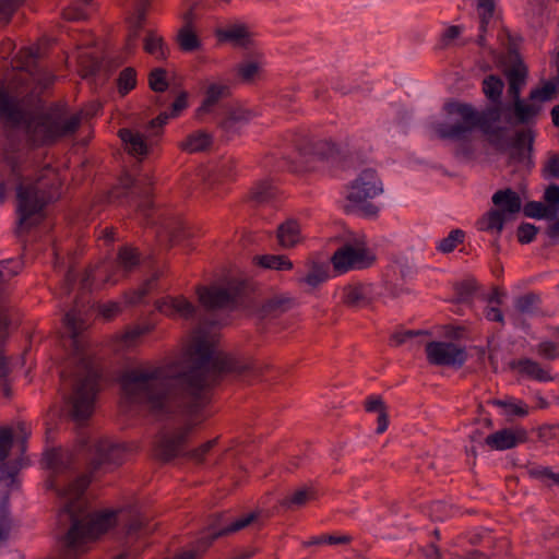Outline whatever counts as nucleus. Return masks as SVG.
<instances>
[{"instance_id": "4468645a", "label": "nucleus", "mask_w": 559, "mask_h": 559, "mask_svg": "<svg viewBox=\"0 0 559 559\" xmlns=\"http://www.w3.org/2000/svg\"><path fill=\"white\" fill-rule=\"evenodd\" d=\"M426 354L428 361L437 366L461 367L466 360L465 349L452 342H430Z\"/></svg>"}, {"instance_id": "0eeeda50", "label": "nucleus", "mask_w": 559, "mask_h": 559, "mask_svg": "<svg viewBox=\"0 0 559 559\" xmlns=\"http://www.w3.org/2000/svg\"><path fill=\"white\" fill-rule=\"evenodd\" d=\"M373 261L374 255L367 247L365 235L360 233H348L343 245L331 258L333 267L338 274L368 267Z\"/></svg>"}, {"instance_id": "72a5a7b5", "label": "nucleus", "mask_w": 559, "mask_h": 559, "mask_svg": "<svg viewBox=\"0 0 559 559\" xmlns=\"http://www.w3.org/2000/svg\"><path fill=\"white\" fill-rule=\"evenodd\" d=\"M188 106V94L182 92L180 93L174 103L171 104L170 112L164 111L160 112L155 119L152 120V127L157 124L158 128H162L169 118L178 117Z\"/></svg>"}, {"instance_id": "7ed1b4c3", "label": "nucleus", "mask_w": 559, "mask_h": 559, "mask_svg": "<svg viewBox=\"0 0 559 559\" xmlns=\"http://www.w3.org/2000/svg\"><path fill=\"white\" fill-rule=\"evenodd\" d=\"M24 167L16 152H7L0 165V203L7 199L9 185H16L19 223L22 227L35 224L46 203L57 195L58 182L53 168L46 167L35 182L24 178Z\"/></svg>"}, {"instance_id": "774afa93", "label": "nucleus", "mask_w": 559, "mask_h": 559, "mask_svg": "<svg viewBox=\"0 0 559 559\" xmlns=\"http://www.w3.org/2000/svg\"><path fill=\"white\" fill-rule=\"evenodd\" d=\"M545 170L550 177H559V157L552 156L548 160Z\"/></svg>"}, {"instance_id": "052dcab7", "label": "nucleus", "mask_w": 559, "mask_h": 559, "mask_svg": "<svg viewBox=\"0 0 559 559\" xmlns=\"http://www.w3.org/2000/svg\"><path fill=\"white\" fill-rule=\"evenodd\" d=\"M17 473V468L15 466H11L9 464H2L0 466V481L5 483V485H12L15 481V475Z\"/></svg>"}, {"instance_id": "c756f323", "label": "nucleus", "mask_w": 559, "mask_h": 559, "mask_svg": "<svg viewBox=\"0 0 559 559\" xmlns=\"http://www.w3.org/2000/svg\"><path fill=\"white\" fill-rule=\"evenodd\" d=\"M211 144L212 136L205 131L199 130L189 134L179 146L185 152L197 153L206 150Z\"/></svg>"}, {"instance_id": "393cba45", "label": "nucleus", "mask_w": 559, "mask_h": 559, "mask_svg": "<svg viewBox=\"0 0 559 559\" xmlns=\"http://www.w3.org/2000/svg\"><path fill=\"white\" fill-rule=\"evenodd\" d=\"M219 41H229L235 46L246 47L251 43L252 34L243 24H233L216 31Z\"/></svg>"}, {"instance_id": "dca6fc26", "label": "nucleus", "mask_w": 559, "mask_h": 559, "mask_svg": "<svg viewBox=\"0 0 559 559\" xmlns=\"http://www.w3.org/2000/svg\"><path fill=\"white\" fill-rule=\"evenodd\" d=\"M155 307L160 313L171 318L188 319L195 312L194 305L183 296L163 297L155 302Z\"/></svg>"}, {"instance_id": "f3484780", "label": "nucleus", "mask_w": 559, "mask_h": 559, "mask_svg": "<svg viewBox=\"0 0 559 559\" xmlns=\"http://www.w3.org/2000/svg\"><path fill=\"white\" fill-rule=\"evenodd\" d=\"M135 12L128 19L129 31L123 46L126 55H132L138 48L141 31L145 21V0H136Z\"/></svg>"}, {"instance_id": "a18cd8bd", "label": "nucleus", "mask_w": 559, "mask_h": 559, "mask_svg": "<svg viewBox=\"0 0 559 559\" xmlns=\"http://www.w3.org/2000/svg\"><path fill=\"white\" fill-rule=\"evenodd\" d=\"M20 269L21 265L19 261H0V293L3 290L7 282L20 272Z\"/></svg>"}, {"instance_id": "412c9836", "label": "nucleus", "mask_w": 559, "mask_h": 559, "mask_svg": "<svg viewBox=\"0 0 559 559\" xmlns=\"http://www.w3.org/2000/svg\"><path fill=\"white\" fill-rule=\"evenodd\" d=\"M191 12L186 14V23L178 29L177 44L181 51L190 53L202 48V40L190 21Z\"/></svg>"}, {"instance_id": "603ef678", "label": "nucleus", "mask_w": 559, "mask_h": 559, "mask_svg": "<svg viewBox=\"0 0 559 559\" xmlns=\"http://www.w3.org/2000/svg\"><path fill=\"white\" fill-rule=\"evenodd\" d=\"M350 539H352V537L349 535H322V536L311 538L307 544L308 545H320V544L338 545V544H347L350 542Z\"/></svg>"}, {"instance_id": "9d476101", "label": "nucleus", "mask_w": 559, "mask_h": 559, "mask_svg": "<svg viewBox=\"0 0 559 559\" xmlns=\"http://www.w3.org/2000/svg\"><path fill=\"white\" fill-rule=\"evenodd\" d=\"M38 58L39 48L37 46L20 49L11 61L13 71H19V83H15V79L12 80L9 85L10 88L17 90L20 83L29 80L40 88H46L53 82V76L49 72L36 68Z\"/></svg>"}, {"instance_id": "a878e982", "label": "nucleus", "mask_w": 559, "mask_h": 559, "mask_svg": "<svg viewBox=\"0 0 559 559\" xmlns=\"http://www.w3.org/2000/svg\"><path fill=\"white\" fill-rule=\"evenodd\" d=\"M336 154L335 145L329 141H318L313 144L310 151L305 150L301 155L308 164L309 169H314L316 162H323L333 158Z\"/></svg>"}, {"instance_id": "c9c22d12", "label": "nucleus", "mask_w": 559, "mask_h": 559, "mask_svg": "<svg viewBox=\"0 0 559 559\" xmlns=\"http://www.w3.org/2000/svg\"><path fill=\"white\" fill-rule=\"evenodd\" d=\"M516 367L521 373H524L537 381L547 382L551 380L549 371L542 368L540 365L534 360L522 359L516 364Z\"/></svg>"}, {"instance_id": "e433bc0d", "label": "nucleus", "mask_w": 559, "mask_h": 559, "mask_svg": "<svg viewBox=\"0 0 559 559\" xmlns=\"http://www.w3.org/2000/svg\"><path fill=\"white\" fill-rule=\"evenodd\" d=\"M495 4L492 0H478L477 12L480 19L478 44L485 45L484 33L493 16Z\"/></svg>"}, {"instance_id": "69168bd1", "label": "nucleus", "mask_w": 559, "mask_h": 559, "mask_svg": "<svg viewBox=\"0 0 559 559\" xmlns=\"http://www.w3.org/2000/svg\"><path fill=\"white\" fill-rule=\"evenodd\" d=\"M485 317L489 321L503 322V314L498 306L489 305L484 312Z\"/></svg>"}, {"instance_id": "58836bf2", "label": "nucleus", "mask_w": 559, "mask_h": 559, "mask_svg": "<svg viewBox=\"0 0 559 559\" xmlns=\"http://www.w3.org/2000/svg\"><path fill=\"white\" fill-rule=\"evenodd\" d=\"M64 324L72 337L73 345L78 348V336L85 329V322L76 309H72L64 316Z\"/></svg>"}, {"instance_id": "1a4fd4ad", "label": "nucleus", "mask_w": 559, "mask_h": 559, "mask_svg": "<svg viewBox=\"0 0 559 559\" xmlns=\"http://www.w3.org/2000/svg\"><path fill=\"white\" fill-rule=\"evenodd\" d=\"M383 192V186L372 169L362 170L347 188V200L365 216L372 217L379 212V207L369 202Z\"/></svg>"}, {"instance_id": "ea45409f", "label": "nucleus", "mask_w": 559, "mask_h": 559, "mask_svg": "<svg viewBox=\"0 0 559 559\" xmlns=\"http://www.w3.org/2000/svg\"><path fill=\"white\" fill-rule=\"evenodd\" d=\"M503 87V81L496 75H489L483 81V91L493 103H498L500 100Z\"/></svg>"}, {"instance_id": "39448f33", "label": "nucleus", "mask_w": 559, "mask_h": 559, "mask_svg": "<svg viewBox=\"0 0 559 559\" xmlns=\"http://www.w3.org/2000/svg\"><path fill=\"white\" fill-rule=\"evenodd\" d=\"M62 381H69L72 392L68 399L70 414L76 423L87 419L94 412L96 394L99 390V372L94 361L81 355L75 368L67 374L62 373Z\"/></svg>"}, {"instance_id": "20e7f679", "label": "nucleus", "mask_w": 559, "mask_h": 559, "mask_svg": "<svg viewBox=\"0 0 559 559\" xmlns=\"http://www.w3.org/2000/svg\"><path fill=\"white\" fill-rule=\"evenodd\" d=\"M17 96L10 95L0 86V119L11 127H24L37 144H47L74 133L84 117L83 111L69 114L63 107H53L29 117Z\"/></svg>"}, {"instance_id": "e2e57ef3", "label": "nucleus", "mask_w": 559, "mask_h": 559, "mask_svg": "<svg viewBox=\"0 0 559 559\" xmlns=\"http://www.w3.org/2000/svg\"><path fill=\"white\" fill-rule=\"evenodd\" d=\"M462 33L460 26H450L442 34L441 40L444 46L450 45L454 39H456Z\"/></svg>"}, {"instance_id": "c85d7f7f", "label": "nucleus", "mask_w": 559, "mask_h": 559, "mask_svg": "<svg viewBox=\"0 0 559 559\" xmlns=\"http://www.w3.org/2000/svg\"><path fill=\"white\" fill-rule=\"evenodd\" d=\"M254 518H255V515L253 513H250V514L242 515L235 521H231L229 524H224V523L215 524L214 526H212L210 528L207 535L211 536L212 539H214V538H217L223 535L238 532V531L245 528L246 526H248L254 520Z\"/></svg>"}, {"instance_id": "6e6d98bb", "label": "nucleus", "mask_w": 559, "mask_h": 559, "mask_svg": "<svg viewBox=\"0 0 559 559\" xmlns=\"http://www.w3.org/2000/svg\"><path fill=\"white\" fill-rule=\"evenodd\" d=\"M523 213L527 217L542 218L546 215L547 209L542 202H528L523 207Z\"/></svg>"}, {"instance_id": "f257e3e1", "label": "nucleus", "mask_w": 559, "mask_h": 559, "mask_svg": "<svg viewBox=\"0 0 559 559\" xmlns=\"http://www.w3.org/2000/svg\"><path fill=\"white\" fill-rule=\"evenodd\" d=\"M248 359L221 352L215 340L197 333L177 359L145 364L124 371L120 379L122 402L139 406L158 417L183 415L182 423L165 427L156 445L157 455L169 461L186 454L192 429L207 418L203 412L211 390L229 372H242Z\"/></svg>"}, {"instance_id": "9b49d317", "label": "nucleus", "mask_w": 559, "mask_h": 559, "mask_svg": "<svg viewBox=\"0 0 559 559\" xmlns=\"http://www.w3.org/2000/svg\"><path fill=\"white\" fill-rule=\"evenodd\" d=\"M152 180L147 176L136 178L124 175L120 178L119 186L111 191L112 199L127 198L136 202L142 209L151 206Z\"/></svg>"}, {"instance_id": "2eb2a0df", "label": "nucleus", "mask_w": 559, "mask_h": 559, "mask_svg": "<svg viewBox=\"0 0 559 559\" xmlns=\"http://www.w3.org/2000/svg\"><path fill=\"white\" fill-rule=\"evenodd\" d=\"M527 438L523 428H504L486 437L485 443L496 451H504L523 443Z\"/></svg>"}, {"instance_id": "5fc2aeb1", "label": "nucleus", "mask_w": 559, "mask_h": 559, "mask_svg": "<svg viewBox=\"0 0 559 559\" xmlns=\"http://www.w3.org/2000/svg\"><path fill=\"white\" fill-rule=\"evenodd\" d=\"M538 302V297L528 294L520 297L515 302V309L521 313H530L533 311L535 305Z\"/></svg>"}, {"instance_id": "6e6552de", "label": "nucleus", "mask_w": 559, "mask_h": 559, "mask_svg": "<svg viewBox=\"0 0 559 559\" xmlns=\"http://www.w3.org/2000/svg\"><path fill=\"white\" fill-rule=\"evenodd\" d=\"M140 261L136 249L132 247H123L120 249L115 270L112 262L106 261L86 272L82 281V285L86 289L99 287L104 284L117 283L126 273L133 270Z\"/></svg>"}, {"instance_id": "6ab92c4d", "label": "nucleus", "mask_w": 559, "mask_h": 559, "mask_svg": "<svg viewBox=\"0 0 559 559\" xmlns=\"http://www.w3.org/2000/svg\"><path fill=\"white\" fill-rule=\"evenodd\" d=\"M255 112L240 105L230 106L225 114L224 119L221 121L222 128L227 133H234L252 120Z\"/></svg>"}, {"instance_id": "aec40b11", "label": "nucleus", "mask_w": 559, "mask_h": 559, "mask_svg": "<svg viewBox=\"0 0 559 559\" xmlns=\"http://www.w3.org/2000/svg\"><path fill=\"white\" fill-rule=\"evenodd\" d=\"M276 238L283 249L296 247L304 240L300 224L293 218L285 221L277 227Z\"/></svg>"}, {"instance_id": "f704fd0d", "label": "nucleus", "mask_w": 559, "mask_h": 559, "mask_svg": "<svg viewBox=\"0 0 559 559\" xmlns=\"http://www.w3.org/2000/svg\"><path fill=\"white\" fill-rule=\"evenodd\" d=\"M492 404L503 409L506 416L524 417L528 414V406L521 400L506 397L503 400H493Z\"/></svg>"}, {"instance_id": "a211bd4d", "label": "nucleus", "mask_w": 559, "mask_h": 559, "mask_svg": "<svg viewBox=\"0 0 559 559\" xmlns=\"http://www.w3.org/2000/svg\"><path fill=\"white\" fill-rule=\"evenodd\" d=\"M95 467L100 466L105 463H111L115 465L121 464L124 454V448L121 444L112 443L107 439L98 440L94 445Z\"/></svg>"}, {"instance_id": "09e8293b", "label": "nucleus", "mask_w": 559, "mask_h": 559, "mask_svg": "<svg viewBox=\"0 0 559 559\" xmlns=\"http://www.w3.org/2000/svg\"><path fill=\"white\" fill-rule=\"evenodd\" d=\"M314 497V491L311 488H300L294 491L290 496L286 497L284 504L287 507H299L305 504L308 500Z\"/></svg>"}, {"instance_id": "de8ad7c7", "label": "nucleus", "mask_w": 559, "mask_h": 559, "mask_svg": "<svg viewBox=\"0 0 559 559\" xmlns=\"http://www.w3.org/2000/svg\"><path fill=\"white\" fill-rule=\"evenodd\" d=\"M531 477L545 481L546 484L559 485V473H555L551 468L546 466H533L528 469Z\"/></svg>"}, {"instance_id": "b1692460", "label": "nucleus", "mask_w": 559, "mask_h": 559, "mask_svg": "<svg viewBox=\"0 0 559 559\" xmlns=\"http://www.w3.org/2000/svg\"><path fill=\"white\" fill-rule=\"evenodd\" d=\"M492 203L498 207V211L502 212L506 216L514 215L522 209L520 195L511 189L498 190L492 195Z\"/></svg>"}, {"instance_id": "423d86ee", "label": "nucleus", "mask_w": 559, "mask_h": 559, "mask_svg": "<svg viewBox=\"0 0 559 559\" xmlns=\"http://www.w3.org/2000/svg\"><path fill=\"white\" fill-rule=\"evenodd\" d=\"M448 120L442 123H436L433 130L441 139L463 140L480 122L477 111L467 104L451 102L443 107Z\"/></svg>"}, {"instance_id": "a19ab883", "label": "nucleus", "mask_w": 559, "mask_h": 559, "mask_svg": "<svg viewBox=\"0 0 559 559\" xmlns=\"http://www.w3.org/2000/svg\"><path fill=\"white\" fill-rule=\"evenodd\" d=\"M504 219L506 215L502 212L498 210H491L480 222V229L497 231L499 234L503 228Z\"/></svg>"}, {"instance_id": "4d7b16f0", "label": "nucleus", "mask_w": 559, "mask_h": 559, "mask_svg": "<svg viewBox=\"0 0 559 559\" xmlns=\"http://www.w3.org/2000/svg\"><path fill=\"white\" fill-rule=\"evenodd\" d=\"M216 444V439L209 440L205 443L201 444L195 450L188 453L189 457L197 463H201L204 461L205 455L213 449Z\"/></svg>"}, {"instance_id": "ddd939ff", "label": "nucleus", "mask_w": 559, "mask_h": 559, "mask_svg": "<svg viewBox=\"0 0 559 559\" xmlns=\"http://www.w3.org/2000/svg\"><path fill=\"white\" fill-rule=\"evenodd\" d=\"M240 290L237 282H228L225 285H211L209 287H200L197 290L199 300L206 309H224L234 305L236 297Z\"/></svg>"}, {"instance_id": "0e129e2a", "label": "nucleus", "mask_w": 559, "mask_h": 559, "mask_svg": "<svg viewBox=\"0 0 559 559\" xmlns=\"http://www.w3.org/2000/svg\"><path fill=\"white\" fill-rule=\"evenodd\" d=\"M365 406H366V409L368 412H378V413H381V412H384V406H383V402L382 400L379 397V396H376V395H371L369 396L367 400H366V403H365Z\"/></svg>"}, {"instance_id": "13d9d810", "label": "nucleus", "mask_w": 559, "mask_h": 559, "mask_svg": "<svg viewBox=\"0 0 559 559\" xmlns=\"http://www.w3.org/2000/svg\"><path fill=\"white\" fill-rule=\"evenodd\" d=\"M537 228L532 224H522L518 228V239L521 243H530L534 240Z\"/></svg>"}, {"instance_id": "2f4dec72", "label": "nucleus", "mask_w": 559, "mask_h": 559, "mask_svg": "<svg viewBox=\"0 0 559 559\" xmlns=\"http://www.w3.org/2000/svg\"><path fill=\"white\" fill-rule=\"evenodd\" d=\"M329 278L328 266L320 263H310L306 275L298 278L299 284H305L310 288H316Z\"/></svg>"}, {"instance_id": "338daca9", "label": "nucleus", "mask_w": 559, "mask_h": 559, "mask_svg": "<svg viewBox=\"0 0 559 559\" xmlns=\"http://www.w3.org/2000/svg\"><path fill=\"white\" fill-rule=\"evenodd\" d=\"M119 305L116 302H108L99 307V313L105 319H111L119 312Z\"/></svg>"}, {"instance_id": "bb28decb", "label": "nucleus", "mask_w": 559, "mask_h": 559, "mask_svg": "<svg viewBox=\"0 0 559 559\" xmlns=\"http://www.w3.org/2000/svg\"><path fill=\"white\" fill-rule=\"evenodd\" d=\"M506 76L508 80V94L509 96L513 98H518L521 95V91L523 86L525 85L526 78H527V69L523 63H518L510 68L506 72Z\"/></svg>"}, {"instance_id": "864d4df0", "label": "nucleus", "mask_w": 559, "mask_h": 559, "mask_svg": "<svg viewBox=\"0 0 559 559\" xmlns=\"http://www.w3.org/2000/svg\"><path fill=\"white\" fill-rule=\"evenodd\" d=\"M259 72L260 67L253 61L245 62L238 67V74L246 82L253 81L259 75Z\"/></svg>"}, {"instance_id": "49530a36", "label": "nucleus", "mask_w": 559, "mask_h": 559, "mask_svg": "<svg viewBox=\"0 0 559 559\" xmlns=\"http://www.w3.org/2000/svg\"><path fill=\"white\" fill-rule=\"evenodd\" d=\"M369 288L364 285L349 286L345 290V300L347 304L360 306L366 302Z\"/></svg>"}, {"instance_id": "cd10ccee", "label": "nucleus", "mask_w": 559, "mask_h": 559, "mask_svg": "<svg viewBox=\"0 0 559 559\" xmlns=\"http://www.w3.org/2000/svg\"><path fill=\"white\" fill-rule=\"evenodd\" d=\"M228 85L222 82H212L206 86L204 99L199 108L200 112H209L224 97L228 95Z\"/></svg>"}, {"instance_id": "f8f14e48", "label": "nucleus", "mask_w": 559, "mask_h": 559, "mask_svg": "<svg viewBox=\"0 0 559 559\" xmlns=\"http://www.w3.org/2000/svg\"><path fill=\"white\" fill-rule=\"evenodd\" d=\"M160 128L152 127V122L144 131L133 129H121L119 138L121 139L124 150L128 154L142 159L145 157L156 142Z\"/></svg>"}, {"instance_id": "7c9ffc66", "label": "nucleus", "mask_w": 559, "mask_h": 559, "mask_svg": "<svg viewBox=\"0 0 559 559\" xmlns=\"http://www.w3.org/2000/svg\"><path fill=\"white\" fill-rule=\"evenodd\" d=\"M253 262L269 270L287 271L293 269V262L284 254H262L255 255Z\"/></svg>"}, {"instance_id": "680f3d73", "label": "nucleus", "mask_w": 559, "mask_h": 559, "mask_svg": "<svg viewBox=\"0 0 559 559\" xmlns=\"http://www.w3.org/2000/svg\"><path fill=\"white\" fill-rule=\"evenodd\" d=\"M22 0H0V14L8 21Z\"/></svg>"}, {"instance_id": "37998d69", "label": "nucleus", "mask_w": 559, "mask_h": 559, "mask_svg": "<svg viewBox=\"0 0 559 559\" xmlns=\"http://www.w3.org/2000/svg\"><path fill=\"white\" fill-rule=\"evenodd\" d=\"M152 329L153 325L151 324L135 325L124 331L120 336V341L126 347L134 346L139 338L148 333Z\"/></svg>"}, {"instance_id": "bf43d9fd", "label": "nucleus", "mask_w": 559, "mask_h": 559, "mask_svg": "<svg viewBox=\"0 0 559 559\" xmlns=\"http://www.w3.org/2000/svg\"><path fill=\"white\" fill-rule=\"evenodd\" d=\"M538 354L547 359L559 357V347L551 342H543L538 345Z\"/></svg>"}, {"instance_id": "473e14b6", "label": "nucleus", "mask_w": 559, "mask_h": 559, "mask_svg": "<svg viewBox=\"0 0 559 559\" xmlns=\"http://www.w3.org/2000/svg\"><path fill=\"white\" fill-rule=\"evenodd\" d=\"M559 92L557 81H544L540 86L533 88L530 92V99L535 100L539 106L555 98Z\"/></svg>"}, {"instance_id": "8fccbe9b", "label": "nucleus", "mask_w": 559, "mask_h": 559, "mask_svg": "<svg viewBox=\"0 0 559 559\" xmlns=\"http://www.w3.org/2000/svg\"><path fill=\"white\" fill-rule=\"evenodd\" d=\"M273 194V186L270 181L259 182L251 190V198L259 203L267 201Z\"/></svg>"}, {"instance_id": "79ce46f5", "label": "nucleus", "mask_w": 559, "mask_h": 559, "mask_svg": "<svg viewBox=\"0 0 559 559\" xmlns=\"http://www.w3.org/2000/svg\"><path fill=\"white\" fill-rule=\"evenodd\" d=\"M465 234L461 229H453L447 237L437 245V250L442 253L452 252L460 243L464 241Z\"/></svg>"}, {"instance_id": "3c124183", "label": "nucleus", "mask_w": 559, "mask_h": 559, "mask_svg": "<svg viewBox=\"0 0 559 559\" xmlns=\"http://www.w3.org/2000/svg\"><path fill=\"white\" fill-rule=\"evenodd\" d=\"M150 87L155 92L166 91L168 83L166 80V72L163 69H155L148 76Z\"/></svg>"}, {"instance_id": "c03bdc74", "label": "nucleus", "mask_w": 559, "mask_h": 559, "mask_svg": "<svg viewBox=\"0 0 559 559\" xmlns=\"http://www.w3.org/2000/svg\"><path fill=\"white\" fill-rule=\"evenodd\" d=\"M118 91L121 95L128 94L136 85V72L133 68L123 69L117 80Z\"/></svg>"}, {"instance_id": "f03ea898", "label": "nucleus", "mask_w": 559, "mask_h": 559, "mask_svg": "<svg viewBox=\"0 0 559 559\" xmlns=\"http://www.w3.org/2000/svg\"><path fill=\"white\" fill-rule=\"evenodd\" d=\"M43 464L50 472L46 486L55 490L59 499L58 522L63 526L70 525L64 538L63 559H80L102 534L108 532L118 522H128L126 534L130 539L144 537L153 531L146 523V519L138 511L132 510L126 513L119 510L91 514L84 496L91 478L82 475L70 479L67 474L70 457L64 451L60 449L46 451Z\"/></svg>"}, {"instance_id": "4be33fe9", "label": "nucleus", "mask_w": 559, "mask_h": 559, "mask_svg": "<svg viewBox=\"0 0 559 559\" xmlns=\"http://www.w3.org/2000/svg\"><path fill=\"white\" fill-rule=\"evenodd\" d=\"M28 433V427L22 421H17L12 426L0 427V463L8 457L13 444V438L21 437L25 440Z\"/></svg>"}, {"instance_id": "4c0bfd02", "label": "nucleus", "mask_w": 559, "mask_h": 559, "mask_svg": "<svg viewBox=\"0 0 559 559\" xmlns=\"http://www.w3.org/2000/svg\"><path fill=\"white\" fill-rule=\"evenodd\" d=\"M144 50L156 59H165L167 56L163 37L154 32H148L144 38Z\"/></svg>"}, {"instance_id": "5701e85b", "label": "nucleus", "mask_w": 559, "mask_h": 559, "mask_svg": "<svg viewBox=\"0 0 559 559\" xmlns=\"http://www.w3.org/2000/svg\"><path fill=\"white\" fill-rule=\"evenodd\" d=\"M542 110V106L535 100H531L530 97L527 99L513 98V115L519 123L530 124L535 122Z\"/></svg>"}]
</instances>
